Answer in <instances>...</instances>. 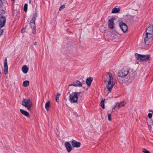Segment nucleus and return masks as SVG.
<instances>
[{
    "label": "nucleus",
    "mask_w": 153,
    "mask_h": 153,
    "mask_svg": "<svg viewBox=\"0 0 153 153\" xmlns=\"http://www.w3.org/2000/svg\"><path fill=\"white\" fill-rule=\"evenodd\" d=\"M117 106V104H116L114 106V107L113 108V109H112V110H113V109H115V108H116Z\"/></svg>",
    "instance_id": "obj_34"
},
{
    "label": "nucleus",
    "mask_w": 153,
    "mask_h": 153,
    "mask_svg": "<svg viewBox=\"0 0 153 153\" xmlns=\"http://www.w3.org/2000/svg\"><path fill=\"white\" fill-rule=\"evenodd\" d=\"M104 101L105 99L103 100L102 99V100L100 102V105L102 107L103 109L105 108V106H104Z\"/></svg>",
    "instance_id": "obj_23"
},
{
    "label": "nucleus",
    "mask_w": 153,
    "mask_h": 153,
    "mask_svg": "<svg viewBox=\"0 0 153 153\" xmlns=\"http://www.w3.org/2000/svg\"><path fill=\"white\" fill-rule=\"evenodd\" d=\"M1 28H0V35H1L3 32V30L1 29Z\"/></svg>",
    "instance_id": "obj_31"
},
{
    "label": "nucleus",
    "mask_w": 153,
    "mask_h": 153,
    "mask_svg": "<svg viewBox=\"0 0 153 153\" xmlns=\"http://www.w3.org/2000/svg\"><path fill=\"white\" fill-rule=\"evenodd\" d=\"M28 70V68L26 65H24L22 67V70L25 74H26Z\"/></svg>",
    "instance_id": "obj_18"
},
{
    "label": "nucleus",
    "mask_w": 153,
    "mask_h": 153,
    "mask_svg": "<svg viewBox=\"0 0 153 153\" xmlns=\"http://www.w3.org/2000/svg\"><path fill=\"white\" fill-rule=\"evenodd\" d=\"M147 35L149 34L150 35V37L153 36V25H150L148 27L146 30Z\"/></svg>",
    "instance_id": "obj_9"
},
{
    "label": "nucleus",
    "mask_w": 153,
    "mask_h": 153,
    "mask_svg": "<svg viewBox=\"0 0 153 153\" xmlns=\"http://www.w3.org/2000/svg\"><path fill=\"white\" fill-rule=\"evenodd\" d=\"M142 152L144 153H151L149 151L144 149H143Z\"/></svg>",
    "instance_id": "obj_26"
},
{
    "label": "nucleus",
    "mask_w": 153,
    "mask_h": 153,
    "mask_svg": "<svg viewBox=\"0 0 153 153\" xmlns=\"http://www.w3.org/2000/svg\"><path fill=\"white\" fill-rule=\"evenodd\" d=\"M4 70L5 74H7L8 73V67L7 58H5L4 63Z\"/></svg>",
    "instance_id": "obj_14"
},
{
    "label": "nucleus",
    "mask_w": 153,
    "mask_h": 153,
    "mask_svg": "<svg viewBox=\"0 0 153 153\" xmlns=\"http://www.w3.org/2000/svg\"><path fill=\"white\" fill-rule=\"evenodd\" d=\"M116 104L118 105H117V106L118 108H119L121 107L120 104V103H117Z\"/></svg>",
    "instance_id": "obj_30"
},
{
    "label": "nucleus",
    "mask_w": 153,
    "mask_h": 153,
    "mask_svg": "<svg viewBox=\"0 0 153 153\" xmlns=\"http://www.w3.org/2000/svg\"><path fill=\"white\" fill-rule=\"evenodd\" d=\"M30 27L33 29L32 33L33 34L36 33V25L35 22H33L31 21L30 22Z\"/></svg>",
    "instance_id": "obj_15"
},
{
    "label": "nucleus",
    "mask_w": 153,
    "mask_h": 153,
    "mask_svg": "<svg viewBox=\"0 0 153 153\" xmlns=\"http://www.w3.org/2000/svg\"><path fill=\"white\" fill-rule=\"evenodd\" d=\"M29 82L28 80H25L24 81L23 83V85L24 87H27L29 85Z\"/></svg>",
    "instance_id": "obj_21"
},
{
    "label": "nucleus",
    "mask_w": 153,
    "mask_h": 153,
    "mask_svg": "<svg viewBox=\"0 0 153 153\" xmlns=\"http://www.w3.org/2000/svg\"><path fill=\"white\" fill-rule=\"evenodd\" d=\"M149 112H152V113L153 114V111L151 109V110H149Z\"/></svg>",
    "instance_id": "obj_36"
},
{
    "label": "nucleus",
    "mask_w": 153,
    "mask_h": 153,
    "mask_svg": "<svg viewBox=\"0 0 153 153\" xmlns=\"http://www.w3.org/2000/svg\"><path fill=\"white\" fill-rule=\"evenodd\" d=\"M50 101H48L45 104V108L47 111L49 110V108L50 106Z\"/></svg>",
    "instance_id": "obj_20"
},
{
    "label": "nucleus",
    "mask_w": 153,
    "mask_h": 153,
    "mask_svg": "<svg viewBox=\"0 0 153 153\" xmlns=\"http://www.w3.org/2000/svg\"><path fill=\"white\" fill-rule=\"evenodd\" d=\"M30 1H30V0L29 1V2L30 3Z\"/></svg>",
    "instance_id": "obj_39"
},
{
    "label": "nucleus",
    "mask_w": 153,
    "mask_h": 153,
    "mask_svg": "<svg viewBox=\"0 0 153 153\" xmlns=\"http://www.w3.org/2000/svg\"><path fill=\"white\" fill-rule=\"evenodd\" d=\"M135 56L137 57V59L138 60L142 62L147 61L150 58V56L149 54L141 55L136 53L135 54Z\"/></svg>",
    "instance_id": "obj_3"
},
{
    "label": "nucleus",
    "mask_w": 153,
    "mask_h": 153,
    "mask_svg": "<svg viewBox=\"0 0 153 153\" xmlns=\"http://www.w3.org/2000/svg\"><path fill=\"white\" fill-rule=\"evenodd\" d=\"M69 86H74L80 87L82 86V84L79 81L76 80L73 83L69 85Z\"/></svg>",
    "instance_id": "obj_10"
},
{
    "label": "nucleus",
    "mask_w": 153,
    "mask_h": 153,
    "mask_svg": "<svg viewBox=\"0 0 153 153\" xmlns=\"http://www.w3.org/2000/svg\"><path fill=\"white\" fill-rule=\"evenodd\" d=\"M83 95L82 92H73L69 96V101L72 103L77 102L78 98H81Z\"/></svg>",
    "instance_id": "obj_1"
},
{
    "label": "nucleus",
    "mask_w": 153,
    "mask_h": 153,
    "mask_svg": "<svg viewBox=\"0 0 153 153\" xmlns=\"http://www.w3.org/2000/svg\"><path fill=\"white\" fill-rule=\"evenodd\" d=\"M71 144L74 147L79 148L81 144L80 142H78L75 140H73L71 142Z\"/></svg>",
    "instance_id": "obj_12"
},
{
    "label": "nucleus",
    "mask_w": 153,
    "mask_h": 153,
    "mask_svg": "<svg viewBox=\"0 0 153 153\" xmlns=\"http://www.w3.org/2000/svg\"><path fill=\"white\" fill-rule=\"evenodd\" d=\"M27 6L28 5L27 3L25 4L24 5V11L25 12H26L27 11Z\"/></svg>",
    "instance_id": "obj_24"
},
{
    "label": "nucleus",
    "mask_w": 153,
    "mask_h": 153,
    "mask_svg": "<svg viewBox=\"0 0 153 153\" xmlns=\"http://www.w3.org/2000/svg\"><path fill=\"white\" fill-rule=\"evenodd\" d=\"M60 94H59V93H57V96H58V97H59V96H60Z\"/></svg>",
    "instance_id": "obj_37"
},
{
    "label": "nucleus",
    "mask_w": 153,
    "mask_h": 153,
    "mask_svg": "<svg viewBox=\"0 0 153 153\" xmlns=\"http://www.w3.org/2000/svg\"><path fill=\"white\" fill-rule=\"evenodd\" d=\"M22 103L23 106L27 108L29 110H31V108L33 105L30 99H24Z\"/></svg>",
    "instance_id": "obj_5"
},
{
    "label": "nucleus",
    "mask_w": 153,
    "mask_h": 153,
    "mask_svg": "<svg viewBox=\"0 0 153 153\" xmlns=\"http://www.w3.org/2000/svg\"><path fill=\"white\" fill-rule=\"evenodd\" d=\"M120 103V104L121 107L124 106L126 104V102L124 101H122Z\"/></svg>",
    "instance_id": "obj_25"
},
{
    "label": "nucleus",
    "mask_w": 153,
    "mask_h": 153,
    "mask_svg": "<svg viewBox=\"0 0 153 153\" xmlns=\"http://www.w3.org/2000/svg\"><path fill=\"white\" fill-rule=\"evenodd\" d=\"M59 100V97L56 96V102H58Z\"/></svg>",
    "instance_id": "obj_32"
},
{
    "label": "nucleus",
    "mask_w": 153,
    "mask_h": 153,
    "mask_svg": "<svg viewBox=\"0 0 153 153\" xmlns=\"http://www.w3.org/2000/svg\"><path fill=\"white\" fill-rule=\"evenodd\" d=\"M36 43H37L36 42H35L34 43V45H36Z\"/></svg>",
    "instance_id": "obj_38"
},
{
    "label": "nucleus",
    "mask_w": 153,
    "mask_h": 153,
    "mask_svg": "<svg viewBox=\"0 0 153 153\" xmlns=\"http://www.w3.org/2000/svg\"><path fill=\"white\" fill-rule=\"evenodd\" d=\"M108 76H109V79L108 81V84L106 85V87L108 91V94L111 92L112 88L113 86V78L112 77V74H108Z\"/></svg>",
    "instance_id": "obj_4"
},
{
    "label": "nucleus",
    "mask_w": 153,
    "mask_h": 153,
    "mask_svg": "<svg viewBox=\"0 0 153 153\" xmlns=\"http://www.w3.org/2000/svg\"><path fill=\"white\" fill-rule=\"evenodd\" d=\"M6 19L3 16L0 17V28L3 27L6 23Z\"/></svg>",
    "instance_id": "obj_11"
},
{
    "label": "nucleus",
    "mask_w": 153,
    "mask_h": 153,
    "mask_svg": "<svg viewBox=\"0 0 153 153\" xmlns=\"http://www.w3.org/2000/svg\"><path fill=\"white\" fill-rule=\"evenodd\" d=\"M92 80L93 78L91 77H90L87 79L86 82L88 86H91Z\"/></svg>",
    "instance_id": "obj_16"
},
{
    "label": "nucleus",
    "mask_w": 153,
    "mask_h": 153,
    "mask_svg": "<svg viewBox=\"0 0 153 153\" xmlns=\"http://www.w3.org/2000/svg\"><path fill=\"white\" fill-rule=\"evenodd\" d=\"M37 17V13H34L33 15V16L31 21L33 22H35Z\"/></svg>",
    "instance_id": "obj_22"
},
{
    "label": "nucleus",
    "mask_w": 153,
    "mask_h": 153,
    "mask_svg": "<svg viewBox=\"0 0 153 153\" xmlns=\"http://www.w3.org/2000/svg\"><path fill=\"white\" fill-rule=\"evenodd\" d=\"M150 35L148 34L147 35V33H146L145 36L144 37V42L146 45H149L150 43L153 40V36L150 37Z\"/></svg>",
    "instance_id": "obj_6"
},
{
    "label": "nucleus",
    "mask_w": 153,
    "mask_h": 153,
    "mask_svg": "<svg viewBox=\"0 0 153 153\" xmlns=\"http://www.w3.org/2000/svg\"><path fill=\"white\" fill-rule=\"evenodd\" d=\"M65 145L68 152H70L72 149L71 145L69 142H66L65 143Z\"/></svg>",
    "instance_id": "obj_13"
},
{
    "label": "nucleus",
    "mask_w": 153,
    "mask_h": 153,
    "mask_svg": "<svg viewBox=\"0 0 153 153\" xmlns=\"http://www.w3.org/2000/svg\"><path fill=\"white\" fill-rule=\"evenodd\" d=\"M108 120L109 121H111V114H108Z\"/></svg>",
    "instance_id": "obj_28"
},
{
    "label": "nucleus",
    "mask_w": 153,
    "mask_h": 153,
    "mask_svg": "<svg viewBox=\"0 0 153 153\" xmlns=\"http://www.w3.org/2000/svg\"><path fill=\"white\" fill-rule=\"evenodd\" d=\"M65 7V5L64 4H63L60 7V8H59V10H62V9H63Z\"/></svg>",
    "instance_id": "obj_27"
},
{
    "label": "nucleus",
    "mask_w": 153,
    "mask_h": 153,
    "mask_svg": "<svg viewBox=\"0 0 153 153\" xmlns=\"http://www.w3.org/2000/svg\"><path fill=\"white\" fill-rule=\"evenodd\" d=\"M152 114L151 113H149L148 114V117L150 119L152 118Z\"/></svg>",
    "instance_id": "obj_29"
},
{
    "label": "nucleus",
    "mask_w": 153,
    "mask_h": 153,
    "mask_svg": "<svg viewBox=\"0 0 153 153\" xmlns=\"http://www.w3.org/2000/svg\"><path fill=\"white\" fill-rule=\"evenodd\" d=\"M20 112L23 115L27 116V117H30V115L28 112L27 111L22 109H20Z\"/></svg>",
    "instance_id": "obj_17"
},
{
    "label": "nucleus",
    "mask_w": 153,
    "mask_h": 153,
    "mask_svg": "<svg viewBox=\"0 0 153 153\" xmlns=\"http://www.w3.org/2000/svg\"><path fill=\"white\" fill-rule=\"evenodd\" d=\"M2 4V1L0 0V6H1V5Z\"/></svg>",
    "instance_id": "obj_35"
},
{
    "label": "nucleus",
    "mask_w": 153,
    "mask_h": 153,
    "mask_svg": "<svg viewBox=\"0 0 153 153\" xmlns=\"http://www.w3.org/2000/svg\"><path fill=\"white\" fill-rule=\"evenodd\" d=\"M129 71V68L126 67H124L118 72L117 75L119 77H123L128 74Z\"/></svg>",
    "instance_id": "obj_2"
},
{
    "label": "nucleus",
    "mask_w": 153,
    "mask_h": 153,
    "mask_svg": "<svg viewBox=\"0 0 153 153\" xmlns=\"http://www.w3.org/2000/svg\"><path fill=\"white\" fill-rule=\"evenodd\" d=\"M25 31V29L24 28H23L21 31L22 33H23Z\"/></svg>",
    "instance_id": "obj_33"
},
{
    "label": "nucleus",
    "mask_w": 153,
    "mask_h": 153,
    "mask_svg": "<svg viewBox=\"0 0 153 153\" xmlns=\"http://www.w3.org/2000/svg\"><path fill=\"white\" fill-rule=\"evenodd\" d=\"M120 9L119 8L114 7L112 10V13H117L120 11Z\"/></svg>",
    "instance_id": "obj_19"
},
{
    "label": "nucleus",
    "mask_w": 153,
    "mask_h": 153,
    "mask_svg": "<svg viewBox=\"0 0 153 153\" xmlns=\"http://www.w3.org/2000/svg\"><path fill=\"white\" fill-rule=\"evenodd\" d=\"M113 17H112L111 19H109L108 22V25L109 28L110 30L114 28V20Z\"/></svg>",
    "instance_id": "obj_8"
},
{
    "label": "nucleus",
    "mask_w": 153,
    "mask_h": 153,
    "mask_svg": "<svg viewBox=\"0 0 153 153\" xmlns=\"http://www.w3.org/2000/svg\"><path fill=\"white\" fill-rule=\"evenodd\" d=\"M12 1H14L15 0H11Z\"/></svg>",
    "instance_id": "obj_40"
},
{
    "label": "nucleus",
    "mask_w": 153,
    "mask_h": 153,
    "mask_svg": "<svg viewBox=\"0 0 153 153\" xmlns=\"http://www.w3.org/2000/svg\"><path fill=\"white\" fill-rule=\"evenodd\" d=\"M119 26L124 33H126L128 30L126 25L122 21L120 22L119 23Z\"/></svg>",
    "instance_id": "obj_7"
}]
</instances>
